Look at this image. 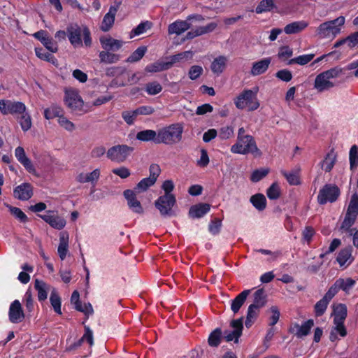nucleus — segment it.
I'll use <instances>...</instances> for the list:
<instances>
[{"label":"nucleus","mask_w":358,"mask_h":358,"mask_svg":"<svg viewBox=\"0 0 358 358\" xmlns=\"http://www.w3.org/2000/svg\"><path fill=\"white\" fill-rule=\"evenodd\" d=\"M191 27V24L186 20H176L171 23L168 27V34L169 35H180Z\"/></svg>","instance_id":"19"},{"label":"nucleus","mask_w":358,"mask_h":358,"mask_svg":"<svg viewBox=\"0 0 358 358\" xmlns=\"http://www.w3.org/2000/svg\"><path fill=\"white\" fill-rule=\"evenodd\" d=\"M230 151L234 154L243 155L249 153L255 156H260L262 155V152L258 148L254 137L246 134V131L243 127L238 129L236 143L231 145Z\"/></svg>","instance_id":"1"},{"label":"nucleus","mask_w":358,"mask_h":358,"mask_svg":"<svg viewBox=\"0 0 358 358\" xmlns=\"http://www.w3.org/2000/svg\"><path fill=\"white\" fill-rule=\"evenodd\" d=\"M135 190L126 189L123 194L127 201L129 208L134 213L141 214L143 213V207L141 202L136 199Z\"/></svg>","instance_id":"16"},{"label":"nucleus","mask_w":358,"mask_h":358,"mask_svg":"<svg viewBox=\"0 0 358 358\" xmlns=\"http://www.w3.org/2000/svg\"><path fill=\"white\" fill-rule=\"evenodd\" d=\"M134 148L126 144H118L110 148L106 152V157L111 162L123 163L132 154Z\"/></svg>","instance_id":"9"},{"label":"nucleus","mask_w":358,"mask_h":358,"mask_svg":"<svg viewBox=\"0 0 358 358\" xmlns=\"http://www.w3.org/2000/svg\"><path fill=\"white\" fill-rule=\"evenodd\" d=\"M58 122L61 127L67 131H72L75 129L74 124L69 120L64 114L58 118Z\"/></svg>","instance_id":"62"},{"label":"nucleus","mask_w":358,"mask_h":358,"mask_svg":"<svg viewBox=\"0 0 358 358\" xmlns=\"http://www.w3.org/2000/svg\"><path fill=\"white\" fill-rule=\"evenodd\" d=\"M21 117L19 120V123L22 129L24 131H28L32 125L31 118L30 115L26 111L24 113H21Z\"/></svg>","instance_id":"54"},{"label":"nucleus","mask_w":358,"mask_h":358,"mask_svg":"<svg viewBox=\"0 0 358 358\" xmlns=\"http://www.w3.org/2000/svg\"><path fill=\"white\" fill-rule=\"evenodd\" d=\"M340 194V189L336 185L326 184L320 189L317 200L320 205H324L328 202L334 203Z\"/></svg>","instance_id":"10"},{"label":"nucleus","mask_w":358,"mask_h":358,"mask_svg":"<svg viewBox=\"0 0 358 358\" xmlns=\"http://www.w3.org/2000/svg\"><path fill=\"white\" fill-rule=\"evenodd\" d=\"M50 301L51 303V306H52L54 311L59 314H62L61 310V304H62V300L61 297L59 296V294L57 293V290L53 288L51 291L50 296Z\"/></svg>","instance_id":"39"},{"label":"nucleus","mask_w":358,"mask_h":358,"mask_svg":"<svg viewBox=\"0 0 358 358\" xmlns=\"http://www.w3.org/2000/svg\"><path fill=\"white\" fill-rule=\"evenodd\" d=\"M34 288L37 291L38 300L44 301L47 299L48 292L50 288V285L43 280L36 279L34 281Z\"/></svg>","instance_id":"23"},{"label":"nucleus","mask_w":358,"mask_h":358,"mask_svg":"<svg viewBox=\"0 0 358 358\" xmlns=\"http://www.w3.org/2000/svg\"><path fill=\"white\" fill-rule=\"evenodd\" d=\"M230 326L234 328V330H225L223 336L227 342L233 341L235 343H238L243 329V317L231 320Z\"/></svg>","instance_id":"12"},{"label":"nucleus","mask_w":358,"mask_h":358,"mask_svg":"<svg viewBox=\"0 0 358 358\" xmlns=\"http://www.w3.org/2000/svg\"><path fill=\"white\" fill-rule=\"evenodd\" d=\"M99 57L102 62L105 64H113L117 62L120 57L118 55H115L109 52L102 51L99 53Z\"/></svg>","instance_id":"51"},{"label":"nucleus","mask_w":358,"mask_h":358,"mask_svg":"<svg viewBox=\"0 0 358 358\" xmlns=\"http://www.w3.org/2000/svg\"><path fill=\"white\" fill-rule=\"evenodd\" d=\"M71 303L74 304V308L78 311H83L82 302L80 300V294L78 291L73 292L71 296Z\"/></svg>","instance_id":"61"},{"label":"nucleus","mask_w":358,"mask_h":358,"mask_svg":"<svg viewBox=\"0 0 358 358\" xmlns=\"http://www.w3.org/2000/svg\"><path fill=\"white\" fill-rule=\"evenodd\" d=\"M313 326L314 321L313 319H309L306 320L301 326L299 324L295 323L294 328H296L297 329L296 332L295 333V335L298 338L306 336L310 334V330Z\"/></svg>","instance_id":"31"},{"label":"nucleus","mask_w":358,"mask_h":358,"mask_svg":"<svg viewBox=\"0 0 358 358\" xmlns=\"http://www.w3.org/2000/svg\"><path fill=\"white\" fill-rule=\"evenodd\" d=\"M41 43L51 52H56L58 50L57 43L50 36L47 37Z\"/></svg>","instance_id":"64"},{"label":"nucleus","mask_w":358,"mask_h":358,"mask_svg":"<svg viewBox=\"0 0 358 358\" xmlns=\"http://www.w3.org/2000/svg\"><path fill=\"white\" fill-rule=\"evenodd\" d=\"M64 114L62 107L54 105L44 110V117L47 120H52L55 117H59Z\"/></svg>","instance_id":"38"},{"label":"nucleus","mask_w":358,"mask_h":358,"mask_svg":"<svg viewBox=\"0 0 358 358\" xmlns=\"http://www.w3.org/2000/svg\"><path fill=\"white\" fill-rule=\"evenodd\" d=\"M15 155L19 162H20L25 169L30 173L35 172V168L31 161L26 155L24 148L18 146L15 150Z\"/></svg>","instance_id":"17"},{"label":"nucleus","mask_w":358,"mask_h":358,"mask_svg":"<svg viewBox=\"0 0 358 358\" xmlns=\"http://www.w3.org/2000/svg\"><path fill=\"white\" fill-rule=\"evenodd\" d=\"M259 309L255 306V305H250L248 308L246 320L245 321V327L249 329L254 324L257 318L259 313Z\"/></svg>","instance_id":"34"},{"label":"nucleus","mask_w":358,"mask_h":358,"mask_svg":"<svg viewBox=\"0 0 358 358\" xmlns=\"http://www.w3.org/2000/svg\"><path fill=\"white\" fill-rule=\"evenodd\" d=\"M183 127L179 123L171 124L158 129V144L173 145L181 141L182 138Z\"/></svg>","instance_id":"4"},{"label":"nucleus","mask_w":358,"mask_h":358,"mask_svg":"<svg viewBox=\"0 0 358 358\" xmlns=\"http://www.w3.org/2000/svg\"><path fill=\"white\" fill-rule=\"evenodd\" d=\"M67 36L71 44L74 48L82 47L83 43L81 36H83L84 45L90 47L92 38L90 29L86 26H79L76 24L69 25L66 29Z\"/></svg>","instance_id":"5"},{"label":"nucleus","mask_w":358,"mask_h":358,"mask_svg":"<svg viewBox=\"0 0 358 358\" xmlns=\"http://www.w3.org/2000/svg\"><path fill=\"white\" fill-rule=\"evenodd\" d=\"M280 173L286 178L290 185H299L301 184L300 176L298 171H292L287 172L285 170H282Z\"/></svg>","instance_id":"40"},{"label":"nucleus","mask_w":358,"mask_h":358,"mask_svg":"<svg viewBox=\"0 0 358 358\" xmlns=\"http://www.w3.org/2000/svg\"><path fill=\"white\" fill-rule=\"evenodd\" d=\"M155 183V182L149 177L143 178L134 187V190L137 192H145Z\"/></svg>","instance_id":"50"},{"label":"nucleus","mask_w":358,"mask_h":358,"mask_svg":"<svg viewBox=\"0 0 358 358\" xmlns=\"http://www.w3.org/2000/svg\"><path fill=\"white\" fill-rule=\"evenodd\" d=\"M266 195L270 200H276L280 196V189L276 182L272 183L267 189Z\"/></svg>","instance_id":"49"},{"label":"nucleus","mask_w":358,"mask_h":358,"mask_svg":"<svg viewBox=\"0 0 358 358\" xmlns=\"http://www.w3.org/2000/svg\"><path fill=\"white\" fill-rule=\"evenodd\" d=\"M112 172L115 175H116V176H119L120 178H121L122 179L127 178L131 175L130 170L128 168L125 167V166H121V167H119V168L113 169L112 170Z\"/></svg>","instance_id":"63"},{"label":"nucleus","mask_w":358,"mask_h":358,"mask_svg":"<svg viewBox=\"0 0 358 358\" xmlns=\"http://www.w3.org/2000/svg\"><path fill=\"white\" fill-rule=\"evenodd\" d=\"M293 51L288 46H283L280 48V50L278 54V57L280 59L285 62V64L287 62L288 59L292 55Z\"/></svg>","instance_id":"57"},{"label":"nucleus","mask_w":358,"mask_h":358,"mask_svg":"<svg viewBox=\"0 0 358 358\" xmlns=\"http://www.w3.org/2000/svg\"><path fill=\"white\" fill-rule=\"evenodd\" d=\"M210 210V205L206 203H199L193 205L189 210V216L192 218H201Z\"/></svg>","instance_id":"20"},{"label":"nucleus","mask_w":358,"mask_h":358,"mask_svg":"<svg viewBox=\"0 0 358 358\" xmlns=\"http://www.w3.org/2000/svg\"><path fill=\"white\" fill-rule=\"evenodd\" d=\"M308 25L306 21H296L287 24L284 28V31L287 34H297L305 29Z\"/></svg>","instance_id":"30"},{"label":"nucleus","mask_w":358,"mask_h":358,"mask_svg":"<svg viewBox=\"0 0 358 358\" xmlns=\"http://www.w3.org/2000/svg\"><path fill=\"white\" fill-rule=\"evenodd\" d=\"M334 322H345L348 316V308L344 303H337L332 306Z\"/></svg>","instance_id":"24"},{"label":"nucleus","mask_w":358,"mask_h":358,"mask_svg":"<svg viewBox=\"0 0 358 358\" xmlns=\"http://www.w3.org/2000/svg\"><path fill=\"white\" fill-rule=\"evenodd\" d=\"M350 167L351 170L357 169L358 166V147L353 145L349 152Z\"/></svg>","instance_id":"47"},{"label":"nucleus","mask_w":358,"mask_h":358,"mask_svg":"<svg viewBox=\"0 0 358 358\" xmlns=\"http://www.w3.org/2000/svg\"><path fill=\"white\" fill-rule=\"evenodd\" d=\"M122 3V0H115V5L111 6L108 12L104 15L101 29L103 31H108L113 27L115 22V17L117 11Z\"/></svg>","instance_id":"13"},{"label":"nucleus","mask_w":358,"mask_h":358,"mask_svg":"<svg viewBox=\"0 0 358 358\" xmlns=\"http://www.w3.org/2000/svg\"><path fill=\"white\" fill-rule=\"evenodd\" d=\"M358 215V195L355 193L352 195L345 218L341 225L340 229L350 232L352 235L353 229L352 226L355 224Z\"/></svg>","instance_id":"8"},{"label":"nucleus","mask_w":358,"mask_h":358,"mask_svg":"<svg viewBox=\"0 0 358 358\" xmlns=\"http://www.w3.org/2000/svg\"><path fill=\"white\" fill-rule=\"evenodd\" d=\"M64 102L72 113L80 115L87 113V110L84 107V101L76 89L64 90Z\"/></svg>","instance_id":"6"},{"label":"nucleus","mask_w":358,"mask_h":358,"mask_svg":"<svg viewBox=\"0 0 358 358\" xmlns=\"http://www.w3.org/2000/svg\"><path fill=\"white\" fill-rule=\"evenodd\" d=\"M222 227V222L220 219L213 220L208 225V231L213 235H217L220 233Z\"/></svg>","instance_id":"58"},{"label":"nucleus","mask_w":358,"mask_h":358,"mask_svg":"<svg viewBox=\"0 0 358 358\" xmlns=\"http://www.w3.org/2000/svg\"><path fill=\"white\" fill-rule=\"evenodd\" d=\"M274 7V0H262L255 8L258 14L268 12Z\"/></svg>","instance_id":"48"},{"label":"nucleus","mask_w":358,"mask_h":358,"mask_svg":"<svg viewBox=\"0 0 358 358\" xmlns=\"http://www.w3.org/2000/svg\"><path fill=\"white\" fill-rule=\"evenodd\" d=\"M313 54H308L300 55L294 59H291L285 63V65H294L298 64L300 66H303L307 64L309 62H310L314 58Z\"/></svg>","instance_id":"41"},{"label":"nucleus","mask_w":358,"mask_h":358,"mask_svg":"<svg viewBox=\"0 0 358 358\" xmlns=\"http://www.w3.org/2000/svg\"><path fill=\"white\" fill-rule=\"evenodd\" d=\"M329 302L330 301L324 296L315 303L314 312L316 317H321L324 314Z\"/></svg>","instance_id":"42"},{"label":"nucleus","mask_w":358,"mask_h":358,"mask_svg":"<svg viewBox=\"0 0 358 358\" xmlns=\"http://www.w3.org/2000/svg\"><path fill=\"white\" fill-rule=\"evenodd\" d=\"M145 91L148 95L154 96L162 91V86L157 81L149 82L145 85Z\"/></svg>","instance_id":"46"},{"label":"nucleus","mask_w":358,"mask_h":358,"mask_svg":"<svg viewBox=\"0 0 358 358\" xmlns=\"http://www.w3.org/2000/svg\"><path fill=\"white\" fill-rule=\"evenodd\" d=\"M69 248V234L62 231L59 235V244L57 248L58 255L62 260L65 259Z\"/></svg>","instance_id":"25"},{"label":"nucleus","mask_w":358,"mask_h":358,"mask_svg":"<svg viewBox=\"0 0 358 358\" xmlns=\"http://www.w3.org/2000/svg\"><path fill=\"white\" fill-rule=\"evenodd\" d=\"M25 104L21 101H15L12 100H0V111L6 115H20L26 111Z\"/></svg>","instance_id":"11"},{"label":"nucleus","mask_w":358,"mask_h":358,"mask_svg":"<svg viewBox=\"0 0 358 358\" xmlns=\"http://www.w3.org/2000/svg\"><path fill=\"white\" fill-rule=\"evenodd\" d=\"M270 311L271 313V316L269 317V326L273 327L279 320L280 313L278 308L275 306H273L270 308Z\"/></svg>","instance_id":"60"},{"label":"nucleus","mask_w":358,"mask_h":358,"mask_svg":"<svg viewBox=\"0 0 358 358\" xmlns=\"http://www.w3.org/2000/svg\"><path fill=\"white\" fill-rule=\"evenodd\" d=\"M250 201L252 206L258 210H264L266 207V199L264 194L261 193L252 195Z\"/></svg>","instance_id":"35"},{"label":"nucleus","mask_w":358,"mask_h":358,"mask_svg":"<svg viewBox=\"0 0 358 358\" xmlns=\"http://www.w3.org/2000/svg\"><path fill=\"white\" fill-rule=\"evenodd\" d=\"M25 315L20 302L18 300L13 301L9 307L8 318L13 324H18L24 320Z\"/></svg>","instance_id":"14"},{"label":"nucleus","mask_w":358,"mask_h":358,"mask_svg":"<svg viewBox=\"0 0 358 358\" xmlns=\"http://www.w3.org/2000/svg\"><path fill=\"white\" fill-rule=\"evenodd\" d=\"M336 155L334 149H331L326 155L322 162V168L326 172H330L336 162Z\"/></svg>","instance_id":"37"},{"label":"nucleus","mask_w":358,"mask_h":358,"mask_svg":"<svg viewBox=\"0 0 358 358\" xmlns=\"http://www.w3.org/2000/svg\"><path fill=\"white\" fill-rule=\"evenodd\" d=\"M193 56V53L192 51H185L166 58V62H164V65H173L177 63H181L186 60L191 59Z\"/></svg>","instance_id":"26"},{"label":"nucleus","mask_w":358,"mask_h":358,"mask_svg":"<svg viewBox=\"0 0 358 358\" xmlns=\"http://www.w3.org/2000/svg\"><path fill=\"white\" fill-rule=\"evenodd\" d=\"M352 250L353 248L352 246H348L339 251L336 257V261L341 266H344L348 260L351 259L350 262L353 260L352 257Z\"/></svg>","instance_id":"33"},{"label":"nucleus","mask_w":358,"mask_h":358,"mask_svg":"<svg viewBox=\"0 0 358 358\" xmlns=\"http://www.w3.org/2000/svg\"><path fill=\"white\" fill-rule=\"evenodd\" d=\"M38 216L54 229L61 230L66 225V220L57 214L38 215Z\"/></svg>","instance_id":"18"},{"label":"nucleus","mask_w":358,"mask_h":358,"mask_svg":"<svg viewBox=\"0 0 358 358\" xmlns=\"http://www.w3.org/2000/svg\"><path fill=\"white\" fill-rule=\"evenodd\" d=\"M336 282L339 289L343 291L346 294H350V290L356 284V281L351 278H339L336 280Z\"/></svg>","instance_id":"32"},{"label":"nucleus","mask_w":358,"mask_h":358,"mask_svg":"<svg viewBox=\"0 0 358 358\" xmlns=\"http://www.w3.org/2000/svg\"><path fill=\"white\" fill-rule=\"evenodd\" d=\"M345 23V17L339 16L335 20L322 23L317 29V34L322 38H334L341 32Z\"/></svg>","instance_id":"7"},{"label":"nucleus","mask_w":358,"mask_h":358,"mask_svg":"<svg viewBox=\"0 0 358 358\" xmlns=\"http://www.w3.org/2000/svg\"><path fill=\"white\" fill-rule=\"evenodd\" d=\"M15 198L21 201H27L33 196V187L30 183L24 182L15 187L13 190Z\"/></svg>","instance_id":"15"},{"label":"nucleus","mask_w":358,"mask_h":358,"mask_svg":"<svg viewBox=\"0 0 358 358\" xmlns=\"http://www.w3.org/2000/svg\"><path fill=\"white\" fill-rule=\"evenodd\" d=\"M162 189L164 191L165 194L162 196H159V201L164 202V201H168V199L170 198V201L173 202L174 201L175 196L171 194V192L174 189V184L171 180H165L162 185Z\"/></svg>","instance_id":"29"},{"label":"nucleus","mask_w":358,"mask_h":358,"mask_svg":"<svg viewBox=\"0 0 358 358\" xmlns=\"http://www.w3.org/2000/svg\"><path fill=\"white\" fill-rule=\"evenodd\" d=\"M102 48L107 50H117L123 45V42L111 37H102L100 38Z\"/></svg>","instance_id":"27"},{"label":"nucleus","mask_w":358,"mask_h":358,"mask_svg":"<svg viewBox=\"0 0 358 358\" xmlns=\"http://www.w3.org/2000/svg\"><path fill=\"white\" fill-rule=\"evenodd\" d=\"M218 137L221 140H227L233 137L234 135V130L232 126L222 127L217 133Z\"/></svg>","instance_id":"53"},{"label":"nucleus","mask_w":358,"mask_h":358,"mask_svg":"<svg viewBox=\"0 0 358 358\" xmlns=\"http://www.w3.org/2000/svg\"><path fill=\"white\" fill-rule=\"evenodd\" d=\"M150 28V22L148 21L140 23L136 28L131 31V38L143 34L147 29Z\"/></svg>","instance_id":"56"},{"label":"nucleus","mask_w":358,"mask_h":358,"mask_svg":"<svg viewBox=\"0 0 358 358\" xmlns=\"http://www.w3.org/2000/svg\"><path fill=\"white\" fill-rule=\"evenodd\" d=\"M269 173V169L262 168L255 169L250 176V180L253 182H257L266 177Z\"/></svg>","instance_id":"52"},{"label":"nucleus","mask_w":358,"mask_h":358,"mask_svg":"<svg viewBox=\"0 0 358 358\" xmlns=\"http://www.w3.org/2000/svg\"><path fill=\"white\" fill-rule=\"evenodd\" d=\"M252 289H245L238 294L232 301L231 303V309L234 313H237L241 306L245 302L247 297L250 294Z\"/></svg>","instance_id":"22"},{"label":"nucleus","mask_w":358,"mask_h":358,"mask_svg":"<svg viewBox=\"0 0 358 358\" xmlns=\"http://www.w3.org/2000/svg\"><path fill=\"white\" fill-rule=\"evenodd\" d=\"M10 214L22 223H26L29 221L27 215L19 208L10 205H7Z\"/></svg>","instance_id":"44"},{"label":"nucleus","mask_w":358,"mask_h":358,"mask_svg":"<svg viewBox=\"0 0 358 358\" xmlns=\"http://www.w3.org/2000/svg\"><path fill=\"white\" fill-rule=\"evenodd\" d=\"M36 54L38 57L41 59L50 62L52 64H55V59L51 53L45 52L42 48H36Z\"/></svg>","instance_id":"59"},{"label":"nucleus","mask_w":358,"mask_h":358,"mask_svg":"<svg viewBox=\"0 0 358 358\" xmlns=\"http://www.w3.org/2000/svg\"><path fill=\"white\" fill-rule=\"evenodd\" d=\"M253 303L251 305H255V307L261 308L266 303V296L263 288L258 289L253 294Z\"/></svg>","instance_id":"36"},{"label":"nucleus","mask_w":358,"mask_h":358,"mask_svg":"<svg viewBox=\"0 0 358 358\" xmlns=\"http://www.w3.org/2000/svg\"><path fill=\"white\" fill-rule=\"evenodd\" d=\"M136 138L137 140L143 142H148L152 141L155 144H158L157 143V139L158 138V131H156L152 129H145L141 131H138L136 134Z\"/></svg>","instance_id":"28"},{"label":"nucleus","mask_w":358,"mask_h":358,"mask_svg":"<svg viewBox=\"0 0 358 358\" xmlns=\"http://www.w3.org/2000/svg\"><path fill=\"white\" fill-rule=\"evenodd\" d=\"M136 110H124L122 112V117L125 122L129 125L134 124L137 116L138 115L136 113Z\"/></svg>","instance_id":"55"},{"label":"nucleus","mask_w":358,"mask_h":358,"mask_svg":"<svg viewBox=\"0 0 358 358\" xmlns=\"http://www.w3.org/2000/svg\"><path fill=\"white\" fill-rule=\"evenodd\" d=\"M146 52L147 48L145 46H140L127 59V62L129 63L138 62L143 57Z\"/></svg>","instance_id":"45"},{"label":"nucleus","mask_w":358,"mask_h":358,"mask_svg":"<svg viewBox=\"0 0 358 358\" xmlns=\"http://www.w3.org/2000/svg\"><path fill=\"white\" fill-rule=\"evenodd\" d=\"M351 69H329L327 71L316 76L314 87L319 92L329 90L344 80L342 78L338 82L333 80L340 77L343 73V70Z\"/></svg>","instance_id":"2"},{"label":"nucleus","mask_w":358,"mask_h":358,"mask_svg":"<svg viewBox=\"0 0 358 358\" xmlns=\"http://www.w3.org/2000/svg\"><path fill=\"white\" fill-rule=\"evenodd\" d=\"M259 89L255 87L252 89L243 90L234 99V103L239 110L247 109L248 111H254L260 106L257 98Z\"/></svg>","instance_id":"3"},{"label":"nucleus","mask_w":358,"mask_h":358,"mask_svg":"<svg viewBox=\"0 0 358 358\" xmlns=\"http://www.w3.org/2000/svg\"><path fill=\"white\" fill-rule=\"evenodd\" d=\"M222 336V329L216 328L209 335L208 339V345L211 347H217L220 344Z\"/></svg>","instance_id":"43"},{"label":"nucleus","mask_w":358,"mask_h":358,"mask_svg":"<svg viewBox=\"0 0 358 358\" xmlns=\"http://www.w3.org/2000/svg\"><path fill=\"white\" fill-rule=\"evenodd\" d=\"M169 201H164V202L159 201V197L155 201V206L159 210V213L162 216H172L173 215L172 208L176 204V199L174 198V201L173 202L170 201V198L168 199Z\"/></svg>","instance_id":"21"}]
</instances>
